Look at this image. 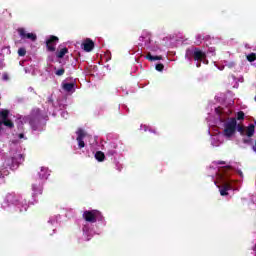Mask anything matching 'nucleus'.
<instances>
[{
	"label": "nucleus",
	"mask_w": 256,
	"mask_h": 256,
	"mask_svg": "<svg viewBox=\"0 0 256 256\" xmlns=\"http://www.w3.org/2000/svg\"><path fill=\"white\" fill-rule=\"evenodd\" d=\"M224 174L220 175L221 186L219 187V192L222 197L229 195V191H233V180L227 178V171H231V166H226L223 169Z\"/></svg>",
	"instance_id": "f257e3e1"
},
{
	"label": "nucleus",
	"mask_w": 256,
	"mask_h": 256,
	"mask_svg": "<svg viewBox=\"0 0 256 256\" xmlns=\"http://www.w3.org/2000/svg\"><path fill=\"white\" fill-rule=\"evenodd\" d=\"M239 131V124H237V118H229L227 122L224 123V130L222 132L226 139H231L235 136V133Z\"/></svg>",
	"instance_id": "f03ea898"
},
{
	"label": "nucleus",
	"mask_w": 256,
	"mask_h": 256,
	"mask_svg": "<svg viewBox=\"0 0 256 256\" xmlns=\"http://www.w3.org/2000/svg\"><path fill=\"white\" fill-rule=\"evenodd\" d=\"M26 121H28L33 131H37V129H39V123H41V110L37 109L33 111L31 115L26 118Z\"/></svg>",
	"instance_id": "7ed1b4c3"
},
{
	"label": "nucleus",
	"mask_w": 256,
	"mask_h": 256,
	"mask_svg": "<svg viewBox=\"0 0 256 256\" xmlns=\"http://www.w3.org/2000/svg\"><path fill=\"white\" fill-rule=\"evenodd\" d=\"M23 161H25V155L14 154L12 157L7 158L5 160V163L10 169H17V167H19V165L22 164Z\"/></svg>",
	"instance_id": "20e7f679"
},
{
	"label": "nucleus",
	"mask_w": 256,
	"mask_h": 256,
	"mask_svg": "<svg viewBox=\"0 0 256 256\" xmlns=\"http://www.w3.org/2000/svg\"><path fill=\"white\" fill-rule=\"evenodd\" d=\"M238 133L241 137H248L251 139V137L255 135V124H249L248 126L238 124Z\"/></svg>",
	"instance_id": "39448f33"
},
{
	"label": "nucleus",
	"mask_w": 256,
	"mask_h": 256,
	"mask_svg": "<svg viewBox=\"0 0 256 256\" xmlns=\"http://www.w3.org/2000/svg\"><path fill=\"white\" fill-rule=\"evenodd\" d=\"M82 217L87 223H97V219H101L103 216L99 210H86Z\"/></svg>",
	"instance_id": "423d86ee"
},
{
	"label": "nucleus",
	"mask_w": 256,
	"mask_h": 256,
	"mask_svg": "<svg viewBox=\"0 0 256 256\" xmlns=\"http://www.w3.org/2000/svg\"><path fill=\"white\" fill-rule=\"evenodd\" d=\"M192 56L194 61H198V63L196 64V67L198 68L201 67V62L207 59V54L199 48H194V50L192 51Z\"/></svg>",
	"instance_id": "0eeeda50"
},
{
	"label": "nucleus",
	"mask_w": 256,
	"mask_h": 256,
	"mask_svg": "<svg viewBox=\"0 0 256 256\" xmlns=\"http://www.w3.org/2000/svg\"><path fill=\"white\" fill-rule=\"evenodd\" d=\"M19 203V196L15 193H8L4 197V208L11 207V205H17Z\"/></svg>",
	"instance_id": "6e6552de"
},
{
	"label": "nucleus",
	"mask_w": 256,
	"mask_h": 256,
	"mask_svg": "<svg viewBox=\"0 0 256 256\" xmlns=\"http://www.w3.org/2000/svg\"><path fill=\"white\" fill-rule=\"evenodd\" d=\"M57 43H59V37L51 35L47 40H46V49L50 53H55Z\"/></svg>",
	"instance_id": "1a4fd4ad"
},
{
	"label": "nucleus",
	"mask_w": 256,
	"mask_h": 256,
	"mask_svg": "<svg viewBox=\"0 0 256 256\" xmlns=\"http://www.w3.org/2000/svg\"><path fill=\"white\" fill-rule=\"evenodd\" d=\"M77 135L78 136H77L76 140L78 142V147H79V149H83V147H85V141H84V139L86 137L85 131L83 129H79L77 131Z\"/></svg>",
	"instance_id": "9d476101"
},
{
	"label": "nucleus",
	"mask_w": 256,
	"mask_h": 256,
	"mask_svg": "<svg viewBox=\"0 0 256 256\" xmlns=\"http://www.w3.org/2000/svg\"><path fill=\"white\" fill-rule=\"evenodd\" d=\"M82 49H84L86 53H91V50L95 49V42H93V40H91L90 38H87L82 43Z\"/></svg>",
	"instance_id": "9b49d317"
},
{
	"label": "nucleus",
	"mask_w": 256,
	"mask_h": 256,
	"mask_svg": "<svg viewBox=\"0 0 256 256\" xmlns=\"http://www.w3.org/2000/svg\"><path fill=\"white\" fill-rule=\"evenodd\" d=\"M33 197H37L38 195H43V183H34L32 184Z\"/></svg>",
	"instance_id": "f8f14e48"
},
{
	"label": "nucleus",
	"mask_w": 256,
	"mask_h": 256,
	"mask_svg": "<svg viewBox=\"0 0 256 256\" xmlns=\"http://www.w3.org/2000/svg\"><path fill=\"white\" fill-rule=\"evenodd\" d=\"M40 179H48L49 177V169L45 167H41L40 171L38 172Z\"/></svg>",
	"instance_id": "ddd939ff"
},
{
	"label": "nucleus",
	"mask_w": 256,
	"mask_h": 256,
	"mask_svg": "<svg viewBox=\"0 0 256 256\" xmlns=\"http://www.w3.org/2000/svg\"><path fill=\"white\" fill-rule=\"evenodd\" d=\"M67 53H69V48L64 47V48L56 51V57H57V59H63V57H65L67 55Z\"/></svg>",
	"instance_id": "4468645a"
},
{
	"label": "nucleus",
	"mask_w": 256,
	"mask_h": 256,
	"mask_svg": "<svg viewBox=\"0 0 256 256\" xmlns=\"http://www.w3.org/2000/svg\"><path fill=\"white\" fill-rule=\"evenodd\" d=\"M95 159H96V161H99L100 163H102V161H105V153H103L101 151H97L95 153Z\"/></svg>",
	"instance_id": "2eb2a0df"
},
{
	"label": "nucleus",
	"mask_w": 256,
	"mask_h": 256,
	"mask_svg": "<svg viewBox=\"0 0 256 256\" xmlns=\"http://www.w3.org/2000/svg\"><path fill=\"white\" fill-rule=\"evenodd\" d=\"M74 88H75L74 83H65V84H63L64 91H67L68 93H71V91H73Z\"/></svg>",
	"instance_id": "dca6fc26"
},
{
	"label": "nucleus",
	"mask_w": 256,
	"mask_h": 256,
	"mask_svg": "<svg viewBox=\"0 0 256 256\" xmlns=\"http://www.w3.org/2000/svg\"><path fill=\"white\" fill-rule=\"evenodd\" d=\"M17 33L19 34V36L21 37V39H26L27 35H29V33H27V31L25 30V28H18L17 29Z\"/></svg>",
	"instance_id": "f3484780"
},
{
	"label": "nucleus",
	"mask_w": 256,
	"mask_h": 256,
	"mask_svg": "<svg viewBox=\"0 0 256 256\" xmlns=\"http://www.w3.org/2000/svg\"><path fill=\"white\" fill-rule=\"evenodd\" d=\"M146 59H148V61H161V59H163V56H153L151 55V53H148L146 55Z\"/></svg>",
	"instance_id": "a211bd4d"
},
{
	"label": "nucleus",
	"mask_w": 256,
	"mask_h": 256,
	"mask_svg": "<svg viewBox=\"0 0 256 256\" xmlns=\"http://www.w3.org/2000/svg\"><path fill=\"white\" fill-rule=\"evenodd\" d=\"M5 175H9V171L3 169V170H0V183H4L5 180Z\"/></svg>",
	"instance_id": "6ab92c4d"
},
{
	"label": "nucleus",
	"mask_w": 256,
	"mask_h": 256,
	"mask_svg": "<svg viewBox=\"0 0 256 256\" xmlns=\"http://www.w3.org/2000/svg\"><path fill=\"white\" fill-rule=\"evenodd\" d=\"M236 121H245V112L244 111H239L237 113Z\"/></svg>",
	"instance_id": "aec40b11"
},
{
	"label": "nucleus",
	"mask_w": 256,
	"mask_h": 256,
	"mask_svg": "<svg viewBox=\"0 0 256 256\" xmlns=\"http://www.w3.org/2000/svg\"><path fill=\"white\" fill-rule=\"evenodd\" d=\"M247 61H249V63H253V61H256V54L255 53L248 54Z\"/></svg>",
	"instance_id": "412c9836"
},
{
	"label": "nucleus",
	"mask_w": 256,
	"mask_h": 256,
	"mask_svg": "<svg viewBox=\"0 0 256 256\" xmlns=\"http://www.w3.org/2000/svg\"><path fill=\"white\" fill-rule=\"evenodd\" d=\"M26 39H30V41H37V34L28 33V34L26 35Z\"/></svg>",
	"instance_id": "4be33fe9"
},
{
	"label": "nucleus",
	"mask_w": 256,
	"mask_h": 256,
	"mask_svg": "<svg viewBox=\"0 0 256 256\" xmlns=\"http://www.w3.org/2000/svg\"><path fill=\"white\" fill-rule=\"evenodd\" d=\"M55 75H57V77H63V75H65V68L56 70Z\"/></svg>",
	"instance_id": "5701e85b"
},
{
	"label": "nucleus",
	"mask_w": 256,
	"mask_h": 256,
	"mask_svg": "<svg viewBox=\"0 0 256 256\" xmlns=\"http://www.w3.org/2000/svg\"><path fill=\"white\" fill-rule=\"evenodd\" d=\"M18 55L19 57H25V55H27V50L25 48H19Z\"/></svg>",
	"instance_id": "b1692460"
},
{
	"label": "nucleus",
	"mask_w": 256,
	"mask_h": 256,
	"mask_svg": "<svg viewBox=\"0 0 256 256\" xmlns=\"http://www.w3.org/2000/svg\"><path fill=\"white\" fill-rule=\"evenodd\" d=\"M155 69H156V71H160L161 72V71H163L165 69V65L159 63V64L156 65Z\"/></svg>",
	"instance_id": "393cba45"
},
{
	"label": "nucleus",
	"mask_w": 256,
	"mask_h": 256,
	"mask_svg": "<svg viewBox=\"0 0 256 256\" xmlns=\"http://www.w3.org/2000/svg\"><path fill=\"white\" fill-rule=\"evenodd\" d=\"M243 143L245 145H251L253 143V140L252 139H243Z\"/></svg>",
	"instance_id": "a878e982"
},
{
	"label": "nucleus",
	"mask_w": 256,
	"mask_h": 256,
	"mask_svg": "<svg viewBox=\"0 0 256 256\" xmlns=\"http://www.w3.org/2000/svg\"><path fill=\"white\" fill-rule=\"evenodd\" d=\"M2 79H3V81H9V74L4 73V74L2 75Z\"/></svg>",
	"instance_id": "bb28decb"
},
{
	"label": "nucleus",
	"mask_w": 256,
	"mask_h": 256,
	"mask_svg": "<svg viewBox=\"0 0 256 256\" xmlns=\"http://www.w3.org/2000/svg\"><path fill=\"white\" fill-rule=\"evenodd\" d=\"M146 37L148 38V42L151 43V34L150 33H146Z\"/></svg>",
	"instance_id": "cd10ccee"
},
{
	"label": "nucleus",
	"mask_w": 256,
	"mask_h": 256,
	"mask_svg": "<svg viewBox=\"0 0 256 256\" xmlns=\"http://www.w3.org/2000/svg\"><path fill=\"white\" fill-rule=\"evenodd\" d=\"M217 165H226V162L225 161H218Z\"/></svg>",
	"instance_id": "c85d7f7f"
},
{
	"label": "nucleus",
	"mask_w": 256,
	"mask_h": 256,
	"mask_svg": "<svg viewBox=\"0 0 256 256\" xmlns=\"http://www.w3.org/2000/svg\"><path fill=\"white\" fill-rule=\"evenodd\" d=\"M18 137H19V139H23V138L25 137V134L20 133V134L18 135Z\"/></svg>",
	"instance_id": "c756f323"
},
{
	"label": "nucleus",
	"mask_w": 256,
	"mask_h": 256,
	"mask_svg": "<svg viewBox=\"0 0 256 256\" xmlns=\"http://www.w3.org/2000/svg\"><path fill=\"white\" fill-rule=\"evenodd\" d=\"M108 155H115V150H111L110 152H108Z\"/></svg>",
	"instance_id": "7c9ffc66"
},
{
	"label": "nucleus",
	"mask_w": 256,
	"mask_h": 256,
	"mask_svg": "<svg viewBox=\"0 0 256 256\" xmlns=\"http://www.w3.org/2000/svg\"><path fill=\"white\" fill-rule=\"evenodd\" d=\"M253 152L256 153V143L252 146Z\"/></svg>",
	"instance_id": "2f4dec72"
},
{
	"label": "nucleus",
	"mask_w": 256,
	"mask_h": 256,
	"mask_svg": "<svg viewBox=\"0 0 256 256\" xmlns=\"http://www.w3.org/2000/svg\"><path fill=\"white\" fill-rule=\"evenodd\" d=\"M150 133H154V135H158L156 130H150Z\"/></svg>",
	"instance_id": "473e14b6"
},
{
	"label": "nucleus",
	"mask_w": 256,
	"mask_h": 256,
	"mask_svg": "<svg viewBox=\"0 0 256 256\" xmlns=\"http://www.w3.org/2000/svg\"><path fill=\"white\" fill-rule=\"evenodd\" d=\"M140 39H145V37H144V36H141Z\"/></svg>",
	"instance_id": "72a5a7b5"
},
{
	"label": "nucleus",
	"mask_w": 256,
	"mask_h": 256,
	"mask_svg": "<svg viewBox=\"0 0 256 256\" xmlns=\"http://www.w3.org/2000/svg\"><path fill=\"white\" fill-rule=\"evenodd\" d=\"M50 61H53V59L49 58Z\"/></svg>",
	"instance_id": "f704fd0d"
},
{
	"label": "nucleus",
	"mask_w": 256,
	"mask_h": 256,
	"mask_svg": "<svg viewBox=\"0 0 256 256\" xmlns=\"http://www.w3.org/2000/svg\"><path fill=\"white\" fill-rule=\"evenodd\" d=\"M255 250H256V244H255Z\"/></svg>",
	"instance_id": "c9c22d12"
}]
</instances>
